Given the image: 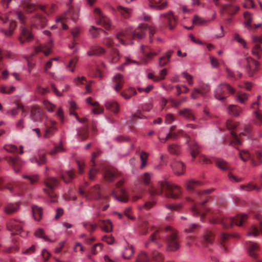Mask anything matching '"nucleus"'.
Wrapping results in <instances>:
<instances>
[{
  "label": "nucleus",
  "instance_id": "1",
  "mask_svg": "<svg viewBox=\"0 0 262 262\" xmlns=\"http://www.w3.org/2000/svg\"><path fill=\"white\" fill-rule=\"evenodd\" d=\"M149 232L151 233L149 239L145 243L146 248H149L152 245H155L160 248L164 241L167 246V250L176 251L180 247V240L177 230L170 226L165 228V232L159 228L151 227Z\"/></svg>",
  "mask_w": 262,
  "mask_h": 262
},
{
  "label": "nucleus",
  "instance_id": "2",
  "mask_svg": "<svg viewBox=\"0 0 262 262\" xmlns=\"http://www.w3.org/2000/svg\"><path fill=\"white\" fill-rule=\"evenodd\" d=\"M163 192L167 198L177 199L180 196L181 190L178 186L170 184L166 181L159 182L157 186H152L149 189V193L152 197L155 195H161ZM156 203V201L152 198L151 201H146L144 204L139 205L138 208L140 211L148 210L152 208Z\"/></svg>",
  "mask_w": 262,
  "mask_h": 262
},
{
  "label": "nucleus",
  "instance_id": "3",
  "mask_svg": "<svg viewBox=\"0 0 262 262\" xmlns=\"http://www.w3.org/2000/svg\"><path fill=\"white\" fill-rule=\"evenodd\" d=\"M147 30L149 31V37L151 41L152 37L155 33L156 30L153 27H149L146 24H141L134 31L132 29L122 31L117 33L116 39L123 45H132L133 44L132 39H142L145 36Z\"/></svg>",
  "mask_w": 262,
  "mask_h": 262
},
{
  "label": "nucleus",
  "instance_id": "4",
  "mask_svg": "<svg viewBox=\"0 0 262 262\" xmlns=\"http://www.w3.org/2000/svg\"><path fill=\"white\" fill-rule=\"evenodd\" d=\"M213 191V189H207L203 191H197L196 192V197L195 199L187 198V201L192 203V215L194 216H200L201 221H203L206 213L209 211V209L205 206L207 201L205 198V195L210 194Z\"/></svg>",
  "mask_w": 262,
  "mask_h": 262
},
{
  "label": "nucleus",
  "instance_id": "5",
  "mask_svg": "<svg viewBox=\"0 0 262 262\" xmlns=\"http://www.w3.org/2000/svg\"><path fill=\"white\" fill-rule=\"evenodd\" d=\"M16 15L19 19L22 26L20 27V34L18 40L21 44H24L26 41H30L33 38V35L30 29L26 24V17L24 13L20 11L15 12Z\"/></svg>",
  "mask_w": 262,
  "mask_h": 262
},
{
  "label": "nucleus",
  "instance_id": "6",
  "mask_svg": "<svg viewBox=\"0 0 262 262\" xmlns=\"http://www.w3.org/2000/svg\"><path fill=\"white\" fill-rule=\"evenodd\" d=\"M247 219L248 216L246 214H237L235 217H220L213 223H221L225 228H229L234 224L241 226Z\"/></svg>",
  "mask_w": 262,
  "mask_h": 262
},
{
  "label": "nucleus",
  "instance_id": "7",
  "mask_svg": "<svg viewBox=\"0 0 262 262\" xmlns=\"http://www.w3.org/2000/svg\"><path fill=\"white\" fill-rule=\"evenodd\" d=\"M58 180L54 177H47L45 180L44 183L47 188H44L43 190L47 193L51 203H55L57 200L54 189L58 186Z\"/></svg>",
  "mask_w": 262,
  "mask_h": 262
},
{
  "label": "nucleus",
  "instance_id": "8",
  "mask_svg": "<svg viewBox=\"0 0 262 262\" xmlns=\"http://www.w3.org/2000/svg\"><path fill=\"white\" fill-rule=\"evenodd\" d=\"M235 93V89L226 83H221L217 85L214 92V96L215 99L221 101H224L230 94Z\"/></svg>",
  "mask_w": 262,
  "mask_h": 262
},
{
  "label": "nucleus",
  "instance_id": "9",
  "mask_svg": "<svg viewBox=\"0 0 262 262\" xmlns=\"http://www.w3.org/2000/svg\"><path fill=\"white\" fill-rule=\"evenodd\" d=\"M79 8L77 7L69 6V10L66 13L58 17L56 19L58 25L62 27V29L66 30L68 28L67 25L65 24V19L71 18L76 21L78 18Z\"/></svg>",
  "mask_w": 262,
  "mask_h": 262
},
{
  "label": "nucleus",
  "instance_id": "10",
  "mask_svg": "<svg viewBox=\"0 0 262 262\" xmlns=\"http://www.w3.org/2000/svg\"><path fill=\"white\" fill-rule=\"evenodd\" d=\"M242 64L250 77L253 76L259 69L260 63L250 56L244 58L242 60Z\"/></svg>",
  "mask_w": 262,
  "mask_h": 262
},
{
  "label": "nucleus",
  "instance_id": "11",
  "mask_svg": "<svg viewBox=\"0 0 262 262\" xmlns=\"http://www.w3.org/2000/svg\"><path fill=\"white\" fill-rule=\"evenodd\" d=\"M116 188H118L117 192L116 191V200L120 202H126L128 200V196L125 189L121 187L124 182V178L118 176V171L116 170Z\"/></svg>",
  "mask_w": 262,
  "mask_h": 262
},
{
  "label": "nucleus",
  "instance_id": "12",
  "mask_svg": "<svg viewBox=\"0 0 262 262\" xmlns=\"http://www.w3.org/2000/svg\"><path fill=\"white\" fill-rule=\"evenodd\" d=\"M239 10V7L234 4V3H231L228 6H225L221 9V14L223 18L227 21V23H230L232 21V17H229L226 18L225 15H228L232 16L235 14Z\"/></svg>",
  "mask_w": 262,
  "mask_h": 262
},
{
  "label": "nucleus",
  "instance_id": "13",
  "mask_svg": "<svg viewBox=\"0 0 262 262\" xmlns=\"http://www.w3.org/2000/svg\"><path fill=\"white\" fill-rule=\"evenodd\" d=\"M56 122L51 119H47L44 124L45 126L43 137L46 139L51 138L57 130Z\"/></svg>",
  "mask_w": 262,
  "mask_h": 262
},
{
  "label": "nucleus",
  "instance_id": "14",
  "mask_svg": "<svg viewBox=\"0 0 262 262\" xmlns=\"http://www.w3.org/2000/svg\"><path fill=\"white\" fill-rule=\"evenodd\" d=\"M252 39L253 43L252 54L257 59H260L262 57V48L260 46L262 44V37L253 36Z\"/></svg>",
  "mask_w": 262,
  "mask_h": 262
},
{
  "label": "nucleus",
  "instance_id": "15",
  "mask_svg": "<svg viewBox=\"0 0 262 262\" xmlns=\"http://www.w3.org/2000/svg\"><path fill=\"white\" fill-rule=\"evenodd\" d=\"M94 13L98 25L103 26L106 30L110 28L111 23L110 19L103 15L99 8H95L94 10Z\"/></svg>",
  "mask_w": 262,
  "mask_h": 262
},
{
  "label": "nucleus",
  "instance_id": "16",
  "mask_svg": "<svg viewBox=\"0 0 262 262\" xmlns=\"http://www.w3.org/2000/svg\"><path fill=\"white\" fill-rule=\"evenodd\" d=\"M23 222L16 220H10L7 223V227L12 234H20L23 232Z\"/></svg>",
  "mask_w": 262,
  "mask_h": 262
},
{
  "label": "nucleus",
  "instance_id": "17",
  "mask_svg": "<svg viewBox=\"0 0 262 262\" xmlns=\"http://www.w3.org/2000/svg\"><path fill=\"white\" fill-rule=\"evenodd\" d=\"M79 192L81 195H85L88 199L90 200H98L101 197L100 189L98 185L92 188L88 193H86L81 188H79Z\"/></svg>",
  "mask_w": 262,
  "mask_h": 262
},
{
  "label": "nucleus",
  "instance_id": "18",
  "mask_svg": "<svg viewBox=\"0 0 262 262\" xmlns=\"http://www.w3.org/2000/svg\"><path fill=\"white\" fill-rule=\"evenodd\" d=\"M252 132L251 126L247 125L245 127L244 131L239 134V136L238 137L236 134L233 132H231L232 139L230 143V145L232 146H236L241 145L242 142L240 138L242 136H249Z\"/></svg>",
  "mask_w": 262,
  "mask_h": 262
},
{
  "label": "nucleus",
  "instance_id": "19",
  "mask_svg": "<svg viewBox=\"0 0 262 262\" xmlns=\"http://www.w3.org/2000/svg\"><path fill=\"white\" fill-rule=\"evenodd\" d=\"M160 17L161 18H164L170 30H173L177 25V19L171 11L161 14Z\"/></svg>",
  "mask_w": 262,
  "mask_h": 262
},
{
  "label": "nucleus",
  "instance_id": "20",
  "mask_svg": "<svg viewBox=\"0 0 262 262\" xmlns=\"http://www.w3.org/2000/svg\"><path fill=\"white\" fill-rule=\"evenodd\" d=\"M5 159L12 167L15 172L18 173L20 170L21 167L23 165V161L19 157L17 156L14 157L12 156H6L5 158Z\"/></svg>",
  "mask_w": 262,
  "mask_h": 262
},
{
  "label": "nucleus",
  "instance_id": "21",
  "mask_svg": "<svg viewBox=\"0 0 262 262\" xmlns=\"http://www.w3.org/2000/svg\"><path fill=\"white\" fill-rule=\"evenodd\" d=\"M45 117L43 111L39 106H32L31 110V118L35 122H40Z\"/></svg>",
  "mask_w": 262,
  "mask_h": 262
},
{
  "label": "nucleus",
  "instance_id": "22",
  "mask_svg": "<svg viewBox=\"0 0 262 262\" xmlns=\"http://www.w3.org/2000/svg\"><path fill=\"white\" fill-rule=\"evenodd\" d=\"M210 90V86L207 84L201 85L198 89H194L191 93V98L196 99L200 95H204Z\"/></svg>",
  "mask_w": 262,
  "mask_h": 262
},
{
  "label": "nucleus",
  "instance_id": "23",
  "mask_svg": "<svg viewBox=\"0 0 262 262\" xmlns=\"http://www.w3.org/2000/svg\"><path fill=\"white\" fill-rule=\"evenodd\" d=\"M214 240V234L210 230H206L204 233L201 243L207 247L209 245L213 244Z\"/></svg>",
  "mask_w": 262,
  "mask_h": 262
},
{
  "label": "nucleus",
  "instance_id": "24",
  "mask_svg": "<svg viewBox=\"0 0 262 262\" xmlns=\"http://www.w3.org/2000/svg\"><path fill=\"white\" fill-rule=\"evenodd\" d=\"M100 151H97L96 152H93L92 154V157L91 160V165L92 167L91 168L89 173V177L91 180H93L94 178L95 175L98 172V170L94 167L95 165V160L100 154Z\"/></svg>",
  "mask_w": 262,
  "mask_h": 262
},
{
  "label": "nucleus",
  "instance_id": "25",
  "mask_svg": "<svg viewBox=\"0 0 262 262\" xmlns=\"http://www.w3.org/2000/svg\"><path fill=\"white\" fill-rule=\"evenodd\" d=\"M174 172L177 175H182L185 173V165L183 163L178 161H174L171 164Z\"/></svg>",
  "mask_w": 262,
  "mask_h": 262
},
{
  "label": "nucleus",
  "instance_id": "26",
  "mask_svg": "<svg viewBox=\"0 0 262 262\" xmlns=\"http://www.w3.org/2000/svg\"><path fill=\"white\" fill-rule=\"evenodd\" d=\"M244 16L245 18V27L248 29H257L261 26V24H258L254 25L251 24L253 18L251 14L249 12H245L244 14Z\"/></svg>",
  "mask_w": 262,
  "mask_h": 262
},
{
  "label": "nucleus",
  "instance_id": "27",
  "mask_svg": "<svg viewBox=\"0 0 262 262\" xmlns=\"http://www.w3.org/2000/svg\"><path fill=\"white\" fill-rule=\"evenodd\" d=\"M162 1L163 0H159L158 1H156L155 0H148L149 7L158 10H163L167 6V2H164L162 3Z\"/></svg>",
  "mask_w": 262,
  "mask_h": 262
},
{
  "label": "nucleus",
  "instance_id": "28",
  "mask_svg": "<svg viewBox=\"0 0 262 262\" xmlns=\"http://www.w3.org/2000/svg\"><path fill=\"white\" fill-rule=\"evenodd\" d=\"M17 26V23L14 20H11L8 30L1 28L0 29V31L3 34H4L6 37H11L13 35L14 33V31L16 29Z\"/></svg>",
  "mask_w": 262,
  "mask_h": 262
},
{
  "label": "nucleus",
  "instance_id": "29",
  "mask_svg": "<svg viewBox=\"0 0 262 262\" xmlns=\"http://www.w3.org/2000/svg\"><path fill=\"white\" fill-rule=\"evenodd\" d=\"M259 246L257 243L249 242L248 244V254L253 259L257 258V252L259 250Z\"/></svg>",
  "mask_w": 262,
  "mask_h": 262
},
{
  "label": "nucleus",
  "instance_id": "30",
  "mask_svg": "<svg viewBox=\"0 0 262 262\" xmlns=\"http://www.w3.org/2000/svg\"><path fill=\"white\" fill-rule=\"evenodd\" d=\"M32 25L36 27L42 28L46 25L47 19L40 15H37L32 20Z\"/></svg>",
  "mask_w": 262,
  "mask_h": 262
},
{
  "label": "nucleus",
  "instance_id": "31",
  "mask_svg": "<svg viewBox=\"0 0 262 262\" xmlns=\"http://www.w3.org/2000/svg\"><path fill=\"white\" fill-rule=\"evenodd\" d=\"M87 103L91 105L95 106L93 109V113L95 114H100L103 113V108L99 106V104L97 101H93L91 97H88L86 99Z\"/></svg>",
  "mask_w": 262,
  "mask_h": 262
},
{
  "label": "nucleus",
  "instance_id": "32",
  "mask_svg": "<svg viewBox=\"0 0 262 262\" xmlns=\"http://www.w3.org/2000/svg\"><path fill=\"white\" fill-rule=\"evenodd\" d=\"M52 41H50L47 45H40L35 49L36 53L42 52L46 56H48L51 52Z\"/></svg>",
  "mask_w": 262,
  "mask_h": 262
},
{
  "label": "nucleus",
  "instance_id": "33",
  "mask_svg": "<svg viewBox=\"0 0 262 262\" xmlns=\"http://www.w3.org/2000/svg\"><path fill=\"white\" fill-rule=\"evenodd\" d=\"M202 185L203 183L202 182L193 179L188 180L186 183V188L189 191L194 190Z\"/></svg>",
  "mask_w": 262,
  "mask_h": 262
},
{
  "label": "nucleus",
  "instance_id": "34",
  "mask_svg": "<svg viewBox=\"0 0 262 262\" xmlns=\"http://www.w3.org/2000/svg\"><path fill=\"white\" fill-rule=\"evenodd\" d=\"M215 163L216 166L222 170L230 171L231 170V168L228 163L222 159H216L215 160Z\"/></svg>",
  "mask_w": 262,
  "mask_h": 262
},
{
  "label": "nucleus",
  "instance_id": "35",
  "mask_svg": "<svg viewBox=\"0 0 262 262\" xmlns=\"http://www.w3.org/2000/svg\"><path fill=\"white\" fill-rule=\"evenodd\" d=\"M105 53L104 48L99 46H93L88 52L89 56H100Z\"/></svg>",
  "mask_w": 262,
  "mask_h": 262
},
{
  "label": "nucleus",
  "instance_id": "36",
  "mask_svg": "<svg viewBox=\"0 0 262 262\" xmlns=\"http://www.w3.org/2000/svg\"><path fill=\"white\" fill-rule=\"evenodd\" d=\"M173 51H168L164 55L160 57L159 60V65L160 67H164L170 61L171 54L173 53Z\"/></svg>",
  "mask_w": 262,
  "mask_h": 262
},
{
  "label": "nucleus",
  "instance_id": "37",
  "mask_svg": "<svg viewBox=\"0 0 262 262\" xmlns=\"http://www.w3.org/2000/svg\"><path fill=\"white\" fill-rule=\"evenodd\" d=\"M188 146L192 158H195L200 153V146L195 142L190 143Z\"/></svg>",
  "mask_w": 262,
  "mask_h": 262
},
{
  "label": "nucleus",
  "instance_id": "38",
  "mask_svg": "<svg viewBox=\"0 0 262 262\" xmlns=\"http://www.w3.org/2000/svg\"><path fill=\"white\" fill-rule=\"evenodd\" d=\"M21 5L24 9L28 13H31L38 9V6L27 1H22Z\"/></svg>",
  "mask_w": 262,
  "mask_h": 262
},
{
  "label": "nucleus",
  "instance_id": "39",
  "mask_svg": "<svg viewBox=\"0 0 262 262\" xmlns=\"http://www.w3.org/2000/svg\"><path fill=\"white\" fill-rule=\"evenodd\" d=\"M70 113L71 115H74L76 117L77 119L79 121V122L81 123H84L87 121V119L86 118H80L77 114L75 113V111L77 108L76 104L74 101H70Z\"/></svg>",
  "mask_w": 262,
  "mask_h": 262
},
{
  "label": "nucleus",
  "instance_id": "40",
  "mask_svg": "<svg viewBox=\"0 0 262 262\" xmlns=\"http://www.w3.org/2000/svg\"><path fill=\"white\" fill-rule=\"evenodd\" d=\"M99 226L103 230L106 232L112 231L113 229L112 223L108 220L100 221Z\"/></svg>",
  "mask_w": 262,
  "mask_h": 262
},
{
  "label": "nucleus",
  "instance_id": "41",
  "mask_svg": "<svg viewBox=\"0 0 262 262\" xmlns=\"http://www.w3.org/2000/svg\"><path fill=\"white\" fill-rule=\"evenodd\" d=\"M32 211L34 219L36 221H39L42 215V209L41 207L36 205H33L32 207Z\"/></svg>",
  "mask_w": 262,
  "mask_h": 262
},
{
  "label": "nucleus",
  "instance_id": "42",
  "mask_svg": "<svg viewBox=\"0 0 262 262\" xmlns=\"http://www.w3.org/2000/svg\"><path fill=\"white\" fill-rule=\"evenodd\" d=\"M146 49H148L147 47H145L144 46H141V51H142L144 56H145V58L143 59V62L145 64H146L147 63V62H148L147 59H151V58H152V57H154V56H155L157 55V54L155 52H148L146 51Z\"/></svg>",
  "mask_w": 262,
  "mask_h": 262
},
{
  "label": "nucleus",
  "instance_id": "43",
  "mask_svg": "<svg viewBox=\"0 0 262 262\" xmlns=\"http://www.w3.org/2000/svg\"><path fill=\"white\" fill-rule=\"evenodd\" d=\"M168 151L170 154L179 156L181 152L180 146L176 144H171L168 146Z\"/></svg>",
  "mask_w": 262,
  "mask_h": 262
},
{
  "label": "nucleus",
  "instance_id": "44",
  "mask_svg": "<svg viewBox=\"0 0 262 262\" xmlns=\"http://www.w3.org/2000/svg\"><path fill=\"white\" fill-rule=\"evenodd\" d=\"M103 177L105 181L108 182H111L114 181V174L113 169L108 167L106 168L103 171Z\"/></svg>",
  "mask_w": 262,
  "mask_h": 262
},
{
  "label": "nucleus",
  "instance_id": "45",
  "mask_svg": "<svg viewBox=\"0 0 262 262\" xmlns=\"http://www.w3.org/2000/svg\"><path fill=\"white\" fill-rule=\"evenodd\" d=\"M19 209V204H8L5 207V211L7 214H12L16 212Z\"/></svg>",
  "mask_w": 262,
  "mask_h": 262
},
{
  "label": "nucleus",
  "instance_id": "46",
  "mask_svg": "<svg viewBox=\"0 0 262 262\" xmlns=\"http://www.w3.org/2000/svg\"><path fill=\"white\" fill-rule=\"evenodd\" d=\"M144 190L143 189L140 190H133L130 195V200L132 202H135L138 200L142 198L143 193Z\"/></svg>",
  "mask_w": 262,
  "mask_h": 262
},
{
  "label": "nucleus",
  "instance_id": "47",
  "mask_svg": "<svg viewBox=\"0 0 262 262\" xmlns=\"http://www.w3.org/2000/svg\"><path fill=\"white\" fill-rule=\"evenodd\" d=\"M89 126L82 127L77 129V135L82 140H86L89 137Z\"/></svg>",
  "mask_w": 262,
  "mask_h": 262
},
{
  "label": "nucleus",
  "instance_id": "48",
  "mask_svg": "<svg viewBox=\"0 0 262 262\" xmlns=\"http://www.w3.org/2000/svg\"><path fill=\"white\" fill-rule=\"evenodd\" d=\"M228 113L231 115L234 116H238L239 114L242 112V109L234 105H230L228 107Z\"/></svg>",
  "mask_w": 262,
  "mask_h": 262
},
{
  "label": "nucleus",
  "instance_id": "49",
  "mask_svg": "<svg viewBox=\"0 0 262 262\" xmlns=\"http://www.w3.org/2000/svg\"><path fill=\"white\" fill-rule=\"evenodd\" d=\"M252 115L253 117V121L254 123L260 126L262 125V112H257L255 111L252 112Z\"/></svg>",
  "mask_w": 262,
  "mask_h": 262
},
{
  "label": "nucleus",
  "instance_id": "50",
  "mask_svg": "<svg viewBox=\"0 0 262 262\" xmlns=\"http://www.w3.org/2000/svg\"><path fill=\"white\" fill-rule=\"evenodd\" d=\"M179 113L187 119L190 120H193L194 119V115L192 111L190 109L185 108L183 110H181L180 111Z\"/></svg>",
  "mask_w": 262,
  "mask_h": 262
},
{
  "label": "nucleus",
  "instance_id": "51",
  "mask_svg": "<svg viewBox=\"0 0 262 262\" xmlns=\"http://www.w3.org/2000/svg\"><path fill=\"white\" fill-rule=\"evenodd\" d=\"M74 172L69 170L62 173L61 174V178L66 183H69L74 179Z\"/></svg>",
  "mask_w": 262,
  "mask_h": 262
},
{
  "label": "nucleus",
  "instance_id": "52",
  "mask_svg": "<svg viewBox=\"0 0 262 262\" xmlns=\"http://www.w3.org/2000/svg\"><path fill=\"white\" fill-rule=\"evenodd\" d=\"M226 73L227 74V76L229 78H231L232 79L237 80L241 78L242 76V74L238 71L234 72L230 69L227 68L226 69Z\"/></svg>",
  "mask_w": 262,
  "mask_h": 262
},
{
  "label": "nucleus",
  "instance_id": "53",
  "mask_svg": "<svg viewBox=\"0 0 262 262\" xmlns=\"http://www.w3.org/2000/svg\"><path fill=\"white\" fill-rule=\"evenodd\" d=\"M127 247H125V249L122 252V256L124 259L130 258L134 253V250L132 246L127 244Z\"/></svg>",
  "mask_w": 262,
  "mask_h": 262
},
{
  "label": "nucleus",
  "instance_id": "54",
  "mask_svg": "<svg viewBox=\"0 0 262 262\" xmlns=\"http://www.w3.org/2000/svg\"><path fill=\"white\" fill-rule=\"evenodd\" d=\"M80 33V30L79 28H75L71 30V34L73 37V42L72 45H69V47L71 49L74 48L75 45L77 44L76 42V39L79 36V35Z\"/></svg>",
  "mask_w": 262,
  "mask_h": 262
},
{
  "label": "nucleus",
  "instance_id": "55",
  "mask_svg": "<svg viewBox=\"0 0 262 262\" xmlns=\"http://www.w3.org/2000/svg\"><path fill=\"white\" fill-rule=\"evenodd\" d=\"M215 5L221 6V8L225 6H228L232 3H235V0H213Z\"/></svg>",
  "mask_w": 262,
  "mask_h": 262
},
{
  "label": "nucleus",
  "instance_id": "56",
  "mask_svg": "<svg viewBox=\"0 0 262 262\" xmlns=\"http://www.w3.org/2000/svg\"><path fill=\"white\" fill-rule=\"evenodd\" d=\"M117 9L123 17L126 18L130 16L131 13V10L130 9L120 6L118 7Z\"/></svg>",
  "mask_w": 262,
  "mask_h": 262
},
{
  "label": "nucleus",
  "instance_id": "57",
  "mask_svg": "<svg viewBox=\"0 0 262 262\" xmlns=\"http://www.w3.org/2000/svg\"><path fill=\"white\" fill-rule=\"evenodd\" d=\"M32 163H36L38 165L44 164L46 162V158L45 155H41L39 156V159L33 158L31 159Z\"/></svg>",
  "mask_w": 262,
  "mask_h": 262
},
{
  "label": "nucleus",
  "instance_id": "58",
  "mask_svg": "<svg viewBox=\"0 0 262 262\" xmlns=\"http://www.w3.org/2000/svg\"><path fill=\"white\" fill-rule=\"evenodd\" d=\"M240 187L242 189H244L246 191H251L255 190L257 191H259L260 190V187L252 184H248L245 185H241Z\"/></svg>",
  "mask_w": 262,
  "mask_h": 262
},
{
  "label": "nucleus",
  "instance_id": "59",
  "mask_svg": "<svg viewBox=\"0 0 262 262\" xmlns=\"http://www.w3.org/2000/svg\"><path fill=\"white\" fill-rule=\"evenodd\" d=\"M123 84V77L122 75L118 74H116V91L120 90Z\"/></svg>",
  "mask_w": 262,
  "mask_h": 262
},
{
  "label": "nucleus",
  "instance_id": "60",
  "mask_svg": "<svg viewBox=\"0 0 262 262\" xmlns=\"http://www.w3.org/2000/svg\"><path fill=\"white\" fill-rule=\"evenodd\" d=\"M152 174L149 172L144 173L141 177V180L145 185H148L150 183Z\"/></svg>",
  "mask_w": 262,
  "mask_h": 262
},
{
  "label": "nucleus",
  "instance_id": "61",
  "mask_svg": "<svg viewBox=\"0 0 262 262\" xmlns=\"http://www.w3.org/2000/svg\"><path fill=\"white\" fill-rule=\"evenodd\" d=\"M15 88L13 86L3 85L0 88V92L2 93L10 94L12 93Z\"/></svg>",
  "mask_w": 262,
  "mask_h": 262
},
{
  "label": "nucleus",
  "instance_id": "62",
  "mask_svg": "<svg viewBox=\"0 0 262 262\" xmlns=\"http://www.w3.org/2000/svg\"><path fill=\"white\" fill-rule=\"evenodd\" d=\"M136 262H149V257L144 252H141L138 255Z\"/></svg>",
  "mask_w": 262,
  "mask_h": 262
},
{
  "label": "nucleus",
  "instance_id": "63",
  "mask_svg": "<svg viewBox=\"0 0 262 262\" xmlns=\"http://www.w3.org/2000/svg\"><path fill=\"white\" fill-rule=\"evenodd\" d=\"M249 95L246 93H238L236 96V99L241 103H244L248 100Z\"/></svg>",
  "mask_w": 262,
  "mask_h": 262
},
{
  "label": "nucleus",
  "instance_id": "64",
  "mask_svg": "<svg viewBox=\"0 0 262 262\" xmlns=\"http://www.w3.org/2000/svg\"><path fill=\"white\" fill-rule=\"evenodd\" d=\"M151 255L153 259L156 262H161L164 259L163 254L157 251H152Z\"/></svg>",
  "mask_w": 262,
  "mask_h": 262
}]
</instances>
